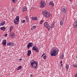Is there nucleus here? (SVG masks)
Listing matches in <instances>:
<instances>
[{
  "label": "nucleus",
  "instance_id": "obj_1",
  "mask_svg": "<svg viewBox=\"0 0 77 77\" xmlns=\"http://www.w3.org/2000/svg\"><path fill=\"white\" fill-rule=\"evenodd\" d=\"M59 51V49L57 48H52L51 51V56H56L58 54Z\"/></svg>",
  "mask_w": 77,
  "mask_h": 77
},
{
  "label": "nucleus",
  "instance_id": "obj_2",
  "mask_svg": "<svg viewBox=\"0 0 77 77\" xmlns=\"http://www.w3.org/2000/svg\"><path fill=\"white\" fill-rule=\"evenodd\" d=\"M30 66L33 69H36L38 68V63L33 60H32L30 61Z\"/></svg>",
  "mask_w": 77,
  "mask_h": 77
},
{
  "label": "nucleus",
  "instance_id": "obj_3",
  "mask_svg": "<svg viewBox=\"0 0 77 77\" xmlns=\"http://www.w3.org/2000/svg\"><path fill=\"white\" fill-rule=\"evenodd\" d=\"M42 13L43 16L46 17V18H49L51 15L50 12H48L47 11L45 10L43 11Z\"/></svg>",
  "mask_w": 77,
  "mask_h": 77
},
{
  "label": "nucleus",
  "instance_id": "obj_4",
  "mask_svg": "<svg viewBox=\"0 0 77 77\" xmlns=\"http://www.w3.org/2000/svg\"><path fill=\"white\" fill-rule=\"evenodd\" d=\"M61 11L62 12L63 14H66L68 12V10H67V8L65 6H63L61 7Z\"/></svg>",
  "mask_w": 77,
  "mask_h": 77
},
{
  "label": "nucleus",
  "instance_id": "obj_5",
  "mask_svg": "<svg viewBox=\"0 0 77 77\" xmlns=\"http://www.w3.org/2000/svg\"><path fill=\"white\" fill-rule=\"evenodd\" d=\"M44 26H45V27H46L48 29V30H50V26L48 24V23L47 22H45L44 23Z\"/></svg>",
  "mask_w": 77,
  "mask_h": 77
},
{
  "label": "nucleus",
  "instance_id": "obj_6",
  "mask_svg": "<svg viewBox=\"0 0 77 77\" xmlns=\"http://www.w3.org/2000/svg\"><path fill=\"white\" fill-rule=\"evenodd\" d=\"M40 4H41L40 5V8H42L45 7V3L44 1H42L40 3Z\"/></svg>",
  "mask_w": 77,
  "mask_h": 77
},
{
  "label": "nucleus",
  "instance_id": "obj_7",
  "mask_svg": "<svg viewBox=\"0 0 77 77\" xmlns=\"http://www.w3.org/2000/svg\"><path fill=\"white\" fill-rule=\"evenodd\" d=\"M32 50H34L36 52H39V49L37 48V47L36 46H34L32 48Z\"/></svg>",
  "mask_w": 77,
  "mask_h": 77
},
{
  "label": "nucleus",
  "instance_id": "obj_8",
  "mask_svg": "<svg viewBox=\"0 0 77 77\" xmlns=\"http://www.w3.org/2000/svg\"><path fill=\"white\" fill-rule=\"evenodd\" d=\"M33 46V44L32 43V42H30L29 43V44L28 45L27 47L28 49H29L30 47H32Z\"/></svg>",
  "mask_w": 77,
  "mask_h": 77
},
{
  "label": "nucleus",
  "instance_id": "obj_9",
  "mask_svg": "<svg viewBox=\"0 0 77 77\" xmlns=\"http://www.w3.org/2000/svg\"><path fill=\"white\" fill-rule=\"evenodd\" d=\"M64 18H65V17H63L62 20L60 21V25H61V26H62L63 24Z\"/></svg>",
  "mask_w": 77,
  "mask_h": 77
},
{
  "label": "nucleus",
  "instance_id": "obj_10",
  "mask_svg": "<svg viewBox=\"0 0 77 77\" xmlns=\"http://www.w3.org/2000/svg\"><path fill=\"white\" fill-rule=\"evenodd\" d=\"M7 45L8 46H10L11 47L14 46L15 45L14 44V43L12 42L8 43Z\"/></svg>",
  "mask_w": 77,
  "mask_h": 77
},
{
  "label": "nucleus",
  "instance_id": "obj_11",
  "mask_svg": "<svg viewBox=\"0 0 77 77\" xmlns=\"http://www.w3.org/2000/svg\"><path fill=\"white\" fill-rule=\"evenodd\" d=\"M73 27L75 28H77V19L75 21L74 23Z\"/></svg>",
  "mask_w": 77,
  "mask_h": 77
},
{
  "label": "nucleus",
  "instance_id": "obj_12",
  "mask_svg": "<svg viewBox=\"0 0 77 77\" xmlns=\"http://www.w3.org/2000/svg\"><path fill=\"white\" fill-rule=\"evenodd\" d=\"M2 45L4 46H6V40H4L2 41Z\"/></svg>",
  "mask_w": 77,
  "mask_h": 77
},
{
  "label": "nucleus",
  "instance_id": "obj_13",
  "mask_svg": "<svg viewBox=\"0 0 77 77\" xmlns=\"http://www.w3.org/2000/svg\"><path fill=\"white\" fill-rule=\"evenodd\" d=\"M31 20L33 21H35V20H37V17H31Z\"/></svg>",
  "mask_w": 77,
  "mask_h": 77
},
{
  "label": "nucleus",
  "instance_id": "obj_14",
  "mask_svg": "<svg viewBox=\"0 0 77 77\" xmlns=\"http://www.w3.org/2000/svg\"><path fill=\"white\" fill-rule=\"evenodd\" d=\"M10 35L11 38H14V36L15 35V33L14 32H11L10 33Z\"/></svg>",
  "mask_w": 77,
  "mask_h": 77
},
{
  "label": "nucleus",
  "instance_id": "obj_15",
  "mask_svg": "<svg viewBox=\"0 0 77 77\" xmlns=\"http://www.w3.org/2000/svg\"><path fill=\"white\" fill-rule=\"evenodd\" d=\"M31 53H32V51L31 50H29L28 51V53L27 54L28 56H30V54H31Z\"/></svg>",
  "mask_w": 77,
  "mask_h": 77
},
{
  "label": "nucleus",
  "instance_id": "obj_16",
  "mask_svg": "<svg viewBox=\"0 0 77 77\" xmlns=\"http://www.w3.org/2000/svg\"><path fill=\"white\" fill-rule=\"evenodd\" d=\"M14 24H15L16 25H17V24H18V23L19 22V21H17V20L15 19H14Z\"/></svg>",
  "mask_w": 77,
  "mask_h": 77
},
{
  "label": "nucleus",
  "instance_id": "obj_17",
  "mask_svg": "<svg viewBox=\"0 0 77 77\" xmlns=\"http://www.w3.org/2000/svg\"><path fill=\"white\" fill-rule=\"evenodd\" d=\"M27 11V8L25 6L22 9V11L24 12V11Z\"/></svg>",
  "mask_w": 77,
  "mask_h": 77
},
{
  "label": "nucleus",
  "instance_id": "obj_18",
  "mask_svg": "<svg viewBox=\"0 0 77 77\" xmlns=\"http://www.w3.org/2000/svg\"><path fill=\"white\" fill-rule=\"evenodd\" d=\"M49 4L50 5L52 6H54V3H53V2L52 1H51L49 2Z\"/></svg>",
  "mask_w": 77,
  "mask_h": 77
},
{
  "label": "nucleus",
  "instance_id": "obj_19",
  "mask_svg": "<svg viewBox=\"0 0 77 77\" xmlns=\"http://www.w3.org/2000/svg\"><path fill=\"white\" fill-rule=\"evenodd\" d=\"M0 29L1 30H3V31H5V30H6V27H2L0 28Z\"/></svg>",
  "mask_w": 77,
  "mask_h": 77
},
{
  "label": "nucleus",
  "instance_id": "obj_20",
  "mask_svg": "<svg viewBox=\"0 0 77 77\" xmlns=\"http://www.w3.org/2000/svg\"><path fill=\"white\" fill-rule=\"evenodd\" d=\"M19 18H20V17H19V16H17L16 17V19H14L17 20V21H19Z\"/></svg>",
  "mask_w": 77,
  "mask_h": 77
},
{
  "label": "nucleus",
  "instance_id": "obj_21",
  "mask_svg": "<svg viewBox=\"0 0 77 77\" xmlns=\"http://www.w3.org/2000/svg\"><path fill=\"white\" fill-rule=\"evenodd\" d=\"M22 68V66H19L17 68V70H20Z\"/></svg>",
  "mask_w": 77,
  "mask_h": 77
},
{
  "label": "nucleus",
  "instance_id": "obj_22",
  "mask_svg": "<svg viewBox=\"0 0 77 77\" xmlns=\"http://www.w3.org/2000/svg\"><path fill=\"white\" fill-rule=\"evenodd\" d=\"M54 26H55L54 23H53L52 24H51V29H52V28H53V27H54Z\"/></svg>",
  "mask_w": 77,
  "mask_h": 77
},
{
  "label": "nucleus",
  "instance_id": "obj_23",
  "mask_svg": "<svg viewBox=\"0 0 77 77\" xmlns=\"http://www.w3.org/2000/svg\"><path fill=\"white\" fill-rule=\"evenodd\" d=\"M13 28L14 27L13 26H11L10 28V32H11L12 30L13 29Z\"/></svg>",
  "mask_w": 77,
  "mask_h": 77
},
{
  "label": "nucleus",
  "instance_id": "obj_24",
  "mask_svg": "<svg viewBox=\"0 0 77 77\" xmlns=\"http://www.w3.org/2000/svg\"><path fill=\"white\" fill-rule=\"evenodd\" d=\"M43 58L44 60H46L47 59V56L46 55L44 56Z\"/></svg>",
  "mask_w": 77,
  "mask_h": 77
},
{
  "label": "nucleus",
  "instance_id": "obj_25",
  "mask_svg": "<svg viewBox=\"0 0 77 77\" xmlns=\"http://www.w3.org/2000/svg\"><path fill=\"white\" fill-rule=\"evenodd\" d=\"M72 66L74 67H77V65L76 64V63H73L72 64Z\"/></svg>",
  "mask_w": 77,
  "mask_h": 77
},
{
  "label": "nucleus",
  "instance_id": "obj_26",
  "mask_svg": "<svg viewBox=\"0 0 77 77\" xmlns=\"http://www.w3.org/2000/svg\"><path fill=\"white\" fill-rule=\"evenodd\" d=\"M64 57V55L63 54L62 55H61L60 57V58H61V59H62L63 58V57Z\"/></svg>",
  "mask_w": 77,
  "mask_h": 77
},
{
  "label": "nucleus",
  "instance_id": "obj_27",
  "mask_svg": "<svg viewBox=\"0 0 77 77\" xmlns=\"http://www.w3.org/2000/svg\"><path fill=\"white\" fill-rule=\"evenodd\" d=\"M66 69H68V68H69V65L67 64L66 66Z\"/></svg>",
  "mask_w": 77,
  "mask_h": 77
},
{
  "label": "nucleus",
  "instance_id": "obj_28",
  "mask_svg": "<svg viewBox=\"0 0 77 77\" xmlns=\"http://www.w3.org/2000/svg\"><path fill=\"white\" fill-rule=\"evenodd\" d=\"M12 1L13 3H17V0H12Z\"/></svg>",
  "mask_w": 77,
  "mask_h": 77
},
{
  "label": "nucleus",
  "instance_id": "obj_29",
  "mask_svg": "<svg viewBox=\"0 0 77 77\" xmlns=\"http://www.w3.org/2000/svg\"><path fill=\"white\" fill-rule=\"evenodd\" d=\"M21 22L22 23H24L26 21H25V20H23L21 21Z\"/></svg>",
  "mask_w": 77,
  "mask_h": 77
},
{
  "label": "nucleus",
  "instance_id": "obj_30",
  "mask_svg": "<svg viewBox=\"0 0 77 77\" xmlns=\"http://www.w3.org/2000/svg\"><path fill=\"white\" fill-rule=\"evenodd\" d=\"M2 25H4L5 24V21H3L2 22Z\"/></svg>",
  "mask_w": 77,
  "mask_h": 77
},
{
  "label": "nucleus",
  "instance_id": "obj_31",
  "mask_svg": "<svg viewBox=\"0 0 77 77\" xmlns=\"http://www.w3.org/2000/svg\"><path fill=\"white\" fill-rule=\"evenodd\" d=\"M43 22V21H42V20H41L40 22V24H42Z\"/></svg>",
  "mask_w": 77,
  "mask_h": 77
},
{
  "label": "nucleus",
  "instance_id": "obj_32",
  "mask_svg": "<svg viewBox=\"0 0 77 77\" xmlns=\"http://www.w3.org/2000/svg\"><path fill=\"white\" fill-rule=\"evenodd\" d=\"M44 55H45V54L43 53V54L42 55V56H41V57H43V56H44Z\"/></svg>",
  "mask_w": 77,
  "mask_h": 77
},
{
  "label": "nucleus",
  "instance_id": "obj_33",
  "mask_svg": "<svg viewBox=\"0 0 77 77\" xmlns=\"http://www.w3.org/2000/svg\"><path fill=\"white\" fill-rule=\"evenodd\" d=\"M26 21H29V18L26 17Z\"/></svg>",
  "mask_w": 77,
  "mask_h": 77
},
{
  "label": "nucleus",
  "instance_id": "obj_34",
  "mask_svg": "<svg viewBox=\"0 0 77 77\" xmlns=\"http://www.w3.org/2000/svg\"><path fill=\"white\" fill-rule=\"evenodd\" d=\"M3 26V23H2V22L0 23V26Z\"/></svg>",
  "mask_w": 77,
  "mask_h": 77
},
{
  "label": "nucleus",
  "instance_id": "obj_35",
  "mask_svg": "<svg viewBox=\"0 0 77 77\" xmlns=\"http://www.w3.org/2000/svg\"><path fill=\"white\" fill-rule=\"evenodd\" d=\"M32 27H33L34 29L36 28V26H33Z\"/></svg>",
  "mask_w": 77,
  "mask_h": 77
},
{
  "label": "nucleus",
  "instance_id": "obj_36",
  "mask_svg": "<svg viewBox=\"0 0 77 77\" xmlns=\"http://www.w3.org/2000/svg\"><path fill=\"white\" fill-rule=\"evenodd\" d=\"M12 12H14V9L13 8L11 10Z\"/></svg>",
  "mask_w": 77,
  "mask_h": 77
},
{
  "label": "nucleus",
  "instance_id": "obj_37",
  "mask_svg": "<svg viewBox=\"0 0 77 77\" xmlns=\"http://www.w3.org/2000/svg\"><path fill=\"white\" fill-rule=\"evenodd\" d=\"M7 35H8V34H5V36H7Z\"/></svg>",
  "mask_w": 77,
  "mask_h": 77
},
{
  "label": "nucleus",
  "instance_id": "obj_38",
  "mask_svg": "<svg viewBox=\"0 0 77 77\" xmlns=\"http://www.w3.org/2000/svg\"><path fill=\"white\" fill-rule=\"evenodd\" d=\"M21 60H22V59L21 58L20 59V61H21Z\"/></svg>",
  "mask_w": 77,
  "mask_h": 77
},
{
  "label": "nucleus",
  "instance_id": "obj_39",
  "mask_svg": "<svg viewBox=\"0 0 77 77\" xmlns=\"http://www.w3.org/2000/svg\"><path fill=\"white\" fill-rule=\"evenodd\" d=\"M60 63L61 64H62V61H60Z\"/></svg>",
  "mask_w": 77,
  "mask_h": 77
},
{
  "label": "nucleus",
  "instance_id": "obj_40",
  "mask_svg": "<svg viewBox=\"0 0 77 77\" xmlns=\"http://www.w3.org/2000/svg\"><path fill=\"white\" fill-rule=\"evenodd\" d=\"M61 66H63V65H62V64H61Z\"/></svg>",
  "mask_w": 77,
  "mask_h": 77
},
{
  "label": "nucleus",
  "instance_id": "obj_41",
  "mask_svg": "<svg viewBox=\"0 0 77 77\" xmlns=\"http://www.w3.org/2000/svg\"><path fill=\"white\" fill-rule=\"evenodd\" d=\"M2 11V9H0V11Z\"/></svg>",
  "mask_w": 77,
  "mask_h": 77
},
{
  "label": "nucleus",
  "instance_id": "obj_42",
  "mask_svg": "<svg viewBox=\"0 0 77 77\" xmlns=\"http://www.w3.org/2000/svg\"><path fill=\"white\" fill-rule=\"evenodd\" d=\"M69 1H72V0H69Z\"/></svg>",
  "mask_w": 77,
  "mask_h": 77
},
{
  "label": "nucleus",
  "instance_id": "obj_43",
  "mask_svg": "<svg viewBox=\"0 0 77 77\" xmlns=\"http://www.w3.org/2000/svg\"><path fill=\"white\" fill-rule=\"evenodd\" d=\"M32 74H31V75H30V76L31 77V76H32Z\"/></svg>",
  "mask_w": 77,
  "mask_h": 77
},
{
  "label": "nucleus",
  "instance_id": "obj_44",
  "mask_svg": "<svg viewBox=\"0 0 77 77\" xmlns=\"http://www.w3.org/2000/svg\"><path fill=\"white\" fill-rule=\"evenodd\" d=\"M68 69H67V70H66V71H68Z\"/></svg>",
  "mask_w": 77,
  "mask_h": 77
},
{
  "label": "nucleus",
  "instance_id": "obj_45",
  "mask_svg": "<svg viewBox=\"0 0 77 77\" xmlns=\"http://www.w3.org/2000/svg\"><path fill=\"white\" fill-rule=\"evenodd\" d=\"M1 42L0 40V42Z\"/></svg>",
  "mask_w": 77,
  "mask_h": 77
}]
</instances>
